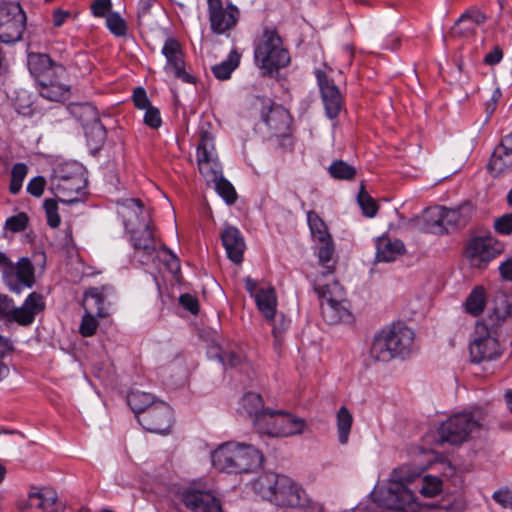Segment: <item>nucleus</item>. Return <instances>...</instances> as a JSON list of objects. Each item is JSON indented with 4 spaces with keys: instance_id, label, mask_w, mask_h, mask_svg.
I'll return each instance as SVG.
<instances>
[{
    "instance_id": "37998d69",
    "label": "nucleus",
    "mask_w": 512,
    "mask_h": 512,
    "mask_svg": "<svg viewBox=\"0 0 512 512\" xmlns=\"http://www.w3.org/2000/svg\"><path fill=\"white\" fill-rule=\"evenodd\" d=\"M28 168L23 163H17L13 166L11 171V181H10V192L12 194H17L21 187L24 178L27 175Z\"/></svg>"
},
{
    "instance_id": "a19ab883",
    "label": "nucleus",
    "mask_w": 512,
    "mask_h": 512,
    "mask_svg": "<svg viewBox=\"0 0 512 512\" xmlns=\"http://www.w3.org/2000/svg\"><path fill=\"white\" fill-rule=\"evenodd\" d=\"M309 504L310 499L303 487L297 483L290 482V508L303 509L308 507Z\"/></svg>"
},
{
    "instance_id": "f8f14e48",
    "label": "nucleus",
    "mask_w": 512,
    "mask_h": 512,
    "mask_svg": "<svg viewBox=\"0 0 512 512\" xmlns=\"http://www.w3.org/2000/svg\"><path fill=\"white\" fill-rule=\"evenodd\" d=\"M503 249V244L492 237L476 236L467 242L464 254L471 267L484 269Z\"/></svg>"
},
{
    "instance_id": "9d476101",
    "label": "nucleus",
    "mask_w": 512,
    "mask_h": 512,
    "mask_svg": "<svg viewBox=\"0 0 512 512\" xmlns=\"http://www.w3.org/2000/svg\"><path fill=\"white\" fill-rule=\"evenodd\" d=\"M495 327H488L484 322L476 324L474 339L469 345L470 358L473 363L494 361L501 357L503 348L498 338L493 335Z\"/></svg>"
},
{
    "instance_id": "052dcab7",
    "label": "nucleus",
    "mask_w": 512,
    "mask_h": 512,
    "mask_svg": "<svg viewBox=\"0 0 512 512\" xmlns=\"http://www.w3.org/2000/svg\"><path fill=\"white\" fill-rule=\"evenodd\" d=\"M133 101L137 108L147 109L150 107V102L147 98L146 91L143 88H137L133 93Z\"/></svg>"
},
{
    "instance_id": "09e8293b",
    "label": "nucleus",
    "mask_w": 512,
    "mask_h": 512,
    "mask_svg": "<svg viewBox=\"0 0 512 512\" xmlns=\"http://www.w3.org/2000/svg\"><path fill=\"white\" fill-rule=\"evenodd\" d=\"M12 351L10 341L0 336V381L5 379L9 374V367L4 363L3 359Z\"/></svg>"
},
{
    "instance_id": "6ab92c4d",
    "label": "nucleus",
    "mask_w": 512,
    "mask_h": 512,
    "mask_svg": "<svg viewBox=\"0 0 512 512\" xmlns=\"http://www.w3.org/2000/svg\"><path fill=\"white\" fill-rule=\"evenodd\" d=\"M245 288L254 298L256 305L267 321L272 322L276 312V295L273 287H259L257 282L250 277L244 279Z\"/></svg>"
},
{
    "instance_id": "69168bd1",
    "label": "nucleus",
    "mask_w": 512,
    "mask_h": 512,
    "mask_svg": "<svg viewBox=\"0 0 512 512\" xmlns=\"http://www.w3.org/2000/svg\"><path fill=\"white\" fill-rule=\"evenodd\" d=\"M155 0H139L138 3V18L139 20H145L150 14L151 8L153 7Z\"/></svg>"
},
{
    "instance_id": "c85d7f7f",
    "label": "nucleus",
    "mask_w": 512,
    "mask_h": 512,
    "mask_svg": "<svg viewBox=\"0 0 512 512\" xmlns=\"http://www.w3.org/2000/svg\"><path fill=\"white\" fill-rule=\"evenodd\" d=\"M487 20L486 14L476 7L465 10L454 25L456 33L463 36L474 35L477 27L484 24Z\"/></svg>"
},
{
    "instance_id": "c756f323",
    "label": "nucleus",
    "mask_w": 512,
    "mask_h": 512,
    "mask_svg": "<svg viewBox=\"0 0 512 512\" xmlns=\"http://www.w3.org/2000/svg\"><path fill=\"white\" fill-rule=\"evenodd\" d=\"M405 252V245L399 239L392 240L387 235L376 239V256L378 262H391Z\"/></svg>"
},
{
    "instance_id": "bf43d9fd",
    "label": "nucleus",
    "mask_w": 512,
    "mask_h": 512,
    "mask_svg": "<svg viewBox=\"0 0 512 512\" xmlns=\"http://www.w3.org/2000/svg\"><path fill=\"white\" fill-rule=\"evenodd\" d=\"M14 303L7 295L0 294V317L10 320Z\"/></svg>"
},
{
    "instance_id": "bb28decb",
    "label": "nucleus",
    "mask_w": 512,
    "mask_h": 512,
    "mask_svg": "<svg viewBox=\"0 0 512 512\" xmlns=\"http://www.w3.org/2000/svg\"><path fill=\"white\" fill-rule=\"evenodd\" d=\"M512 313V298L506 292L497 290L490 302L488 319L492 327H498Z\"/></svg>"
},
{
    "instance_id": "de8ad7c7",
    "label": "nucleus",
    "mask_w": 512,
    "mask_h": 512,
    "mask_svg": "<svg viewBox=\"0 0 512 512\" xmlns=\"http://www.w3.org/2000/svg\"><path fill=\"white\" fill-rule=\"evenodd\" d=\"M44 209L46 212L48 225L51 228H57L61 223V218L58 213L57 201L54 199H46L44 202Z\"/></svg>"
},
{
    "instance_id": "49530a36",
    "label": "nucleus",
    "mask_w": 512,
    "mask_h": 512,
    "mask_svg": "<svg viewBox=\"0 0 512 512\" xmlns=\"http://www.w3.org/2000/svg\"><path fill=\"white\" fill-rule=\"evenodd\" d=\"M96 318V315L85 312L79 327V333L83 337H90L96 333L99 326Z\"/></svg>"
},
{
    "instance_id": "a211bd4d",
    "label": "nucleus",
    "mask_w": 512,
    "mask_h": 512,
    "mask_svg": "<svg viewBox=\"0 0 512 512\" xmlns=\"http://www.w3.org/2000/svg\"><path fill=\"white\" fill-rule=\"evenodd\" d=\"M34 265L30 259L23 257L17 263H13L9 259L5 282L10 290L19 293L21 285L32 287L35 282Z\"/></svg>"
},
{
    "instance_id": "e433bc0d",
    "label": "nucleus",
    "mask_w": 512,
    "mask_h": 512,
    "mask_svg": "<svg viewBox=\"0 0 512 512\" xmlns=\"http://www.w3.org/2000/svg\"><path fill=\"white\" fill-rule=\"evenodd\" d=\"M127 402L137 417L141 415L143 411H146L148 407L156 403L153 401L151 394L141 391L130 392L127 396Z\"/></svg>"
},
{
    "instance_id": "79ce46f5",
    "label": "nucleus",
    "mask_w": 512,
    "mask_h": 512,
    "mask_svg": "<svg viewBox=\"0 0 512 512\" xmlns=\"http://www.w3.org/2000/svg\"><path fill=\"white\" fill-rule=\"evenodd\" d=\"M442 480L438 477L426 475L422 480V486L419 489L421 495L427 498H433L442 491Z\"/></svg>"
},
{
    "instance_id": "ddd939ff",
    "label": "nucleus",
    "mask_w": 512,
    "mask_h": 512,
    "mask_svg": "<svg viewBox=\"0 0 512 512\" xmlns=\"http://www.w3.org/2000/svg\"><path fill=\"white\" fill-rule=\"evenodd\" d=\"M19 512H32L37 509L41 512H58L62 508L56 490L51 487H31L26 497L16 502Z\"/></svg>"
},
{
    "instance_id": "39448f33",
    "label": "nucleus",
    "mask_w": 512,
    "mask_h": 512,
    "mask_svg": "<svg viewBox=\"0 0 512 512\" xmlns=\"http://www.w3.org/2000/svg\"><path fill=\"white\" fill-rule=\"evenodd\" d=\"M118 211L125 221L127 230L131 232V241L134 249L142 256L151 258L157 249L151 227L148 223L142 224V229H136V223L132 214L138 220L139 213L143 211V205L139 199H125L118 204Z\"/></svg>"
},
{
    "instance_id": "2eb2a0df",
    "label": "nucleus",
    "mask_w": 512,
    "mask_h": 512,
    "mask_svg": "<svg viewBox=\"0 0 512 512\" xmlns=\"http://www.w3.org/2000/svg\"><path fill=\"white\" fill-rule=\"evenodd\" d=\"M197 154L199 171L207 182H215L222 177L221 165L214 149V139L208 132L201 134Z\"/></svg>"
},
{
    "instance_id": "5fc2aeb1",
    "label": "nucleus",
    "mask_w": 512,
    "mask_h": 512,
    "mask_svg": "<svg viewBox=\"0 0 512 512\" xmlns=\"http://www.w3.org/2000/svg\"><path fill=\"white\" fill-rule=\"evenodd\" d=\"M493 500L501 505L503 508L512 509V490L509 488H502L496 490L492 495Z\"/></svg>"
},
{
    "instance_id": "338daca9",
    "label": "nucleus",
    "mask_w": 512,
    "mask_h": 512,
    "mask_svg": "<svg viewBox=\"0 0 512 512\" xmlns=\"http://www.w3.org/2000/svg\"><path fill=\"white\" fill-rule=\"evenodd\" d=\"M91 133L97 137V142H102L105 138V129L99 122L96 113H94L93 123L90 127Z\"/></svg>"
},
{
    "instance_id": "4c0bfd02",
    "label": "nucleus",
    "mask_w": 512,
    "mask_h": 512,
    "mask_svg": "<svg viewBox=\"0 0 512 512\" xmlns=\"http://www.w3.org/2000/svg\"><path fill=\"white\" fill-rule=\"evenodd\" d=\"M357 203L360 206L362 213L365 217L373 218L377 215L379 205L366 191L364 182H361L359 192L357 195Z\"/></svg>"
},
{
    "instance_id": "f704fd0d",
    "label": "nucleus",
    "mask_w": 512,
    "mask_h": 512,
    "mask_svg": "<svg viewBox=\"0 0 512 512\" xmlns=\"http://www.w3.org/2000/svg\"><path fill=\"white\" fill-rule=\"evenodd\" d=\"M327 170L333 179L342 181L353 180L357 174V170L353 165L341 159L332 161Z\"/></svg>"
},
{
    "instance_id": "9b49d317",
    "label": "nucleus",
    "mask_w": 512,
    "mask_h": 512,
    "mask_svg": "<svg viewBox=\"0 0 512 512\" xmlns=\"http://www.w3.org/2000/svg\"><path fill=\"white\" fill-rule=\"evenodd\" d=\"M26 28V14L18 2L0 3V41L15 43L22 39Z\"/></svg>"
},
{
    "instance_id": "f3484780",
    "label": "nucleus",
    "mask_w": 512,
    "mask_h": 512,
    "mask_svg": "<svg viewBox=\"0 0 512 512\" xmlns=\"http://www.w3.org/2000/svg\"><path fill=\"white\" fill-rule=\"evenodd\" d=\"M138 422L148 431L167 433L172 425V410L166 403L158 401L138 416Z\"/></svg>"
},
{
    "instance_id": "0e129e2a",
    "label": "nucleus",
    "mask_w": 512,
    "mask_h": 512,
    "mask_svg": "<svg viewBox=\"0 0 512 512\" xmlns=\"http://www.w3.org/2000/svg\"><path fill=\"white\" fill-rule=\"evenodd\" d=\"M305 428L306 422L303 419L290 414V436L302 434Z\"/></svg>"
},
{
    "instance_id": "0eeeda50",
    "label": "nucleus",
    "mask_w": 512,
    "mask_h": 512,
    "mask_svg": "<svg viewBox=\"0 0 512 512\" xmlns=\"http://www.w3.org/2000/svg\"><path fill=\"white\" fill-rule=\"evenodd\" d=\"M373 501L382 508L403 512H417L420 504L415 495L400 481H390L376 487L371 493Z\"/></svg>"
},
{
    "instance_id": "2f4dec72",
    "label": "nucleus",
    "mask_w": 512,
    "mask_h": 512,
    "mask_svg": "<svg viewBox=\"0 0 512 512\" xmlns=\"http://www.w3.org/2000/svg\"><path fill=\"white\" fill-rule=\"evenodd\" d=\"M278 478L273 473H266L259 476L253 483V489L256 493H258L261 497L268 499L269 501L275 502L277 505H282V502L279 501V496L283 495L284 492H279L277 490Z\"/></svg>"
},
{
    "instance_id": "c03bdc74",
    "label": "nucleus",
    "mask_w": 512,
    "mask_h": 512,
    "mask_svg": "<svg viewBox=\"0 0 512 512\" xmlns=\"http://www.w3.org/2000/svg\"><path fill=\"white\" fill-rule=\"evenodd\" d=\"M215 188L218 194L228 203L233 204L237 199V193L232 184L225 178L220 177L215 182Z\"/></svg>"
},
{
    "instance_id": "c9c22d12",
    "label": "nucleus",
    "mask_w": 512,
    "mask_h": 512,
    "mask_svg": "<svg viewBox=\"0 0 512 512\" xmlns=\"http://www.w3.org/2000/svg\"><path fill=\"white\" fill-rule=\"evenodd\" d=\"M239 63L240 54L236 50H232L227 60L213 66V74L217 79L226 80L230 78L231 73L239 66Z\"/></svg>"
},
{
    "instance_id": "4d7b16f0",
    "label": "nucleus",
    "mask_w": 512,
    "mask_h": 512,
    "mask_svg": "<svg viewBox=\"0 0 512 512\" xmlns=\"http://www.w3.org/2000/svg\"><path fill=\"white\" fill-rule=\"evenodd\" d=\"M144 122L151 128H158L161 125V117L158 109L148 107L144 116Z\"/></svg>"
},
{
    "instance_id": "864d4df0",
    "label": "nucleus",
    "mask_w": 512,
    "mask_h": 512,
    "mask_svg": "<svg viewBox=\"0 0 512 512\" xmlns=\"http://www.w3.org/2000/svg\"><path fill=\"white\" fill-rule=\"evenodd\" d=\"M286 334V322L281 320L279 324L274 325L272 329V335L274 337V347L282 353V348L285 342Z\"/></svg>"
},
{
    "instance_id": "72a5a7b5",
    "label": "nucleus",
    "mask_w": 512,
    "mask_h": 512,
    "mask_svg": "<svg viewBox=\"0 0 512 512\" xmlns=\"http://www.w3.org/2000/svg\"><path fill=\"white\" fill-rule=\"evenodd\" d=\"M337 434L340 444L345 445L348 443L352 424L353 416L346 406H341L336 414Z\"/></svg>"
},
{
    "instance_id": "f03ea898",
    "label": "nucleus",
    "mask_w": 512,
    "mask_h": 512,
    "mask_svg": "<svg viewBox=\"0 0 512 512\" xmlns=\"http://www.w3.org/2000/svg\"><path fill=\"white\" fill-rule=\"evenodd\" d=\"M27 65L39 86V93L50 101H65L70 97L66 69L47 55L29 53Z\"/></svg>"
},
{
    "instance_id": "58836bf2",
    "label": "nucleus",
    "mask_w": 512,
    "mask_h": 512,
    "mask_svg": "<svg viewBox=\"0 0 512 512\" xmlns=\"http://www.w3.org/2000/svg\"><path fill=\"white\" fill-rule=\"evenodd\" d=\"M288 112L280 106H273L267 117L266 123L275 130H285L287 127Z\"/></svg>"
},
{
    "instance_id": "b1692460",
    "label": "nucleus",
    "mask_w": 512,
    "mask_h": 512,
    "mask_svg": "<svg viewBox=\"0 0 512 512\" xmlns=\"http://www.w3.org/2000/svg\"><path fill=\"white\" fill-rule=\"evenodd\" d=\"M45 309V301L41 294L32 292L25 299L20 307H13L9 321H14L22 326H28L33 323L36 315Z\"/></svg>"
},
{
    "instance_id": "4be33fe9",
    "label": "nucleus",
    "mask_w": 512,
    "mask_h": 512,
    "mask_svg": "<svg viewBox=\"0 0 512 512\" xmlns=\"http://www.w3.org/2000/svg\"><path fill=\"white\" fill-rule=\"evenodd\" d=\"M488 169L494 177L512 170V132L504 136L494 148Z\"/></svg>"
},
{
    "instance_id": "412c9836",
    "label": "nucleus",
    "mask_w": 512,
    "mask_h": 512,
    "mask_svg": "<svg viewBox=\"0 0 512 512\" xmlns=\"http://www.w3.org/2000/svg\"><path fill=\"white\" fill-rule=\"evenodd\" d=\"M162 53L166 57L167 63L165 71L173 74L176 78L187 83H193L194 78L185 70L183 54L179 43L174 39H168L163 48Z\"/></svg>"
},
{
    "instance_id": "680f3d73",
    "label": "nucleus",
    "mask_w": 512,
    "mask_h": 512,
    "mask_svg": "<svg viewBox=\"0 0 512 512\" xmlns=\"http://www.w3.org/2000/svg\"><path fill=\"white\" fill-rule=\"evenodd\" d=\"M111 0H96L92 4V12L96 17H104L111 9Z\"/></svg>"
},
{
    "instance_id": "dca6fc26",
    "label": "nucleus",
    "mask_w": 512,
    "mask_h": 512,
    "mask_svg": "<svg viewBox=\"0 0 512 512\" xmlns=\"http://www.w3.org/2000/svg\"><path fill=\"white\" fill-rule=\"evenodd\" d=\"M211 30L216 34H223L236 25L239 10L233 4L223 6L222 0H207Z\"/></svg>"
},
{
    "instance_id": "8fccbe9b",
    "label": "nucleus",
    "mask_w": 512,
    "mask_h": 512,
    "mask_svg": "<svg viewBox=\"0 0 512 512\" xmlns=\"http://www.w3.org/2000/svg\"><path fill=\"white\" fill-rule=\"evenodd\" d=\"M28 216L26 213L21 212L15 216L9 217L6 220L5 227L11 232H21L24 231L28 224Z\"/></svg>"
},
{
    "instance_id": "603ef678",
    "label": "nucleus",
    "mask_w": 512,
    "mask_h": 512,
    "mask_svg": "<svg viewBox=\"0 0 512 512\" xmlns=\"http://www.w3.org/2000/svg\"><path fill=\"white\" fill-rule=\"evenodd\" d=\"M494 229L501 235H510L512 233V213L498 217L494 222Z\"/></svg>"
},
{
    "instance_id": "20e7f679",
    "label": "nucleus",
    "mask_w": 512,
    "mask_h": 512,
    "mask_svg": "<svg viewBox=\"0 0 512 512\" xmlns=\"http://www.w3.org/2000/svg\"><path fill=\"white\" fill-rule=\"evenodd\" d=\"M213 466L226 473H250L259 469L263 462L262 453L252 445L227 442L211 454Z\"/></svg>"
},
{
    "instance_id": "774afa93",
    "label": "nucleus",
    "mask_w": 512,
    "mask_h": 512,
    "mask_svg": "<svg viewBox=\"0 0 512 512\" xmlns=\"http://www.w3.org/2000/svg\"><path fill=\"white\" fill-rule=\"evenodd\" d=\"M499 272L504 280L512 281V256L499 265Z\"/></svg>"
},
{
    "instance_id": "6e6d98bb",
    "label": "nucleus",
    "mask_w": 512,
    "mask_h": 512,
    "mask_svg": "<svg viewBox=\"0 0 512 512\" xmlns=\"http://www.w3.org/2000/svg\"><path fill=\"white\" fill-rule=\"evenodd\" d=\"M45 185V178L42 176H37L30 180L27 185V191L35 197H40L44 192Z\"/></svg>"
},
{
    "instance_id": "e2e57ef3",
    "label": "nucleus",
    "mask_w": 512,
    "mask_h": 512,
    "mask_svg": "<svg viewBox=\"0 0 512 512\" xmlns=\"http://www.w3.org/2000/svg\"><path fill=\"white\" fill-rule=\"evenodd\" d=\"M503 59V51L499 46H495L492 51L484 56L483 62L486 65L494 66L501 62Z\"/></svg>"
},
{
    "instance_id": "423d86ee",
    "label": "nucleus",
    "mask_w": 512,
    "mask_h": 512,
    "mask_svg": "<svg viewBox=\"0 0 512 512\" xmlns=\"http://www.w3.org/2000/svg\"><path fill=\"white\" fill-rule=\"evenodd\" d=\"M86 180L82 168L75 163L59 165L51 177V190L63 203H75L84 194Z\"/></svg>"
},
{
    "instance_id": "ea45409f",
    "label": "nucleus",
    "mask_w": 512,
    "mask_h": 512,
    "mask_svg": "<svg viewBox=\"0 0 512 512\" xmlns=\"http://www.w3.org/2000/svg\"><path fill=\"white\" fill-rule=\"evenodd\" d=\"M242 406L248 415L254 419L265 410L263 409L262 397L254 392H249L242 399Z\"/></svg>"
},
{
    "instance_id": "5701e85b",
    "label": "nucleus",
    "mask_w": 512,
    "mask_h": 512,
    "mask_svg": "<svg viewBox=\"0 0 512 512\" xmlns=\"http://www.w3.org/2000/svg\"><path fill=\"white\" fill-rule=\"evenodd\" d=\"M182 501L193 512H222L220 503L208 491L188 488L182 493Z\"/></svg>"
},
{
    "instance_id": "f257e3e1",
    "label": "nucleus",
    "mask_w": 512,
    "mask_h": 512,
    "mask_svg": "<svg viewBox=\"0 0 512 512\" xmlns=\"http://www.w3.org/2000/svg\"><path fill=\"white\" fill-rule=\"evenodd\" d=\"M313 240L318 244V259L323 271L314 281V291L320 300L321 314L329 325L350 322L353 315L343 286L334 278L335 243L327 224L315 212L307 213Z\"/></svg>"
},
{
    "instance_id": "7ed1b4c3",
    "label": "nucleus",
    "mask_w": 512,
    "mask_h": 512,
    "mask_svg": "<svg viewBox=\"0 0 512 512\" xmlns=\"http://www.w3.org/2000/svg\"><path fill=\"white\" fill-rule=\"evenodd\" d=\"M414 337V331L404 323H393L374 335L369 355L373 360L384 363L394 358L404 359L412 351Z\"/></svg>"
},
{
    "instance_id": "13d9d810",
    "label": "nucleus",
    "mask_w": 512,
    "mask_h": 512,
    "mask_svg": "<svg viewBox=\"0 0 512 512\" xmlns=\"http://www.w3.org/2000/svg\"><path fill=\"white\" fill-rule=\"evenodd\" d=\"M179 302L185 309H187L193 314H196L199 311L198 299L191 294L186 293L181 295L179 298Z\"/></svg>"
},
{
    "instance_id": "473e14b6",
    "label": "nucleus",
    "mask_w": 512,
    "mask_h": 512,
    "mask_svg": "<svg viewBox=\"0 0 512 512\" xmlns=\"http://www.w3.org/2000/svg\"><path fill=\"white\" fill-rule=\"evenodd\" d=\"M487 304V293L483 286L474 287L467 296L463 306L466 313L473 317L479 316Z\"/></svg>"
},
{
    "instance_id": "a18cd8bd",
    "label": "nucleus",
    "mask_w": 512,
    "mask_h": 512,
    "mask_svg": "<svg viewBox=\"0 0 512 512\" xmlns=\"http://www.w3.org/2000/svg\"><path fill=\"white\" fill-rule=\"evenodd\" d=\"M106 24L109 30L116 36H124L127 32L125 20L118 13H110L107 16Z\"/></svg>"
},
{
    "instance_id": "7c9ffc66",
    "label": "nucleus",
    "mask_w": 512,
    "mask_h": 512,
    "mask_svg": "<svg viewBox=\"0 0 512 512\" xmlns=\"http://www.w3.org/2000/svg\"><path fill=\"white\" fill-rule=\"evenodd\" d=\"M445 206H432L422 212V230L426 233L443 235L447 233L444 222Z\"/></svg>"
},
{
    "instance_id": "a878e982",
    "label": "nucleus",
    "mask_w": 512,
    "mask_h": 512,
    "mask_svg": "<svg viewBox=\"0 0 512 512\" xmlns=\"http://www.w3.org/2000/svg\"><path fill=\"white\" fill-rule=\"evenodd\" d=\"M476 213L475 206L465 201L455 208L445 207L444 222L446 223L447 233L450 230L464 228Z\"/></svg>"
},
{
    "instance_id": "3c124183",
    "label": "nucleus",
    "mask_w": 512,
    "mask_h": 512,
    "mask_svg": "<svg viewBox=\"0 0 512 512\" xmlns=\"http://www.w3.org/2000/svg\"><path fill=\"white\" fill-rule=\"evenodd\" d=\"M217 357L225 366L231 368L238 367L244 362L243 356L235 351H220Z\"/></svg>"
},
{
    "instance_id": "1a4fd4ad",
    "label": "nucleus",
    "mask_w": 512,
    "mask_h": 512,
    "mask_svg": "<svg viewBox=\"0 0 512 512\" xmlns=\"http://www.w3.org/2000/svg\"><path fill=\"white\" fill-rule=\"evenodd\" d=\"M481 428L482 424L473 413L462 412L443 421L437 432L441 443L460 445L468 441L470 436Z\"/></svg>"
},
{
    "instance_id": "393cba45",
    "label": "nucleus",
    "mask_w": 512,
    "mask_h": 512,
    "mask_svg": "<svg viewBox=\"0 0 512 512\" xmlns=\"http://www.w3.org/2000/svg\"><path fill=\"white\" fill-rule=\"evenodd\" d=\"M110 288L103 286L101 288H90L85 291L82 306L85 312L94 314L98 318H105L109 313L106 307V300Z\"/></svg>"
},
{
    "instance_id": "cd10ccee",
    "label": "nucleus",
    "mask_w": 512,
    "mask_h": 512,
    "mask_svg": "<svg viewBox=\"0 0 512 512\" xmlns=\"http://www.w3.org/2000/svg\"><path fill=\"white\" fill-rule=\"evenodd\" d=\"M221 240L228 258L236 264L241 263L246 245L240 231L228 226L222 231Z\"/></svg>"
},
{
    "instance_id": "4468645a",
    "label": "nucleus",
    "mask_w": 512,
    "mask_h": 512,
    "mask_svg": "<svg viewBox=\"0 0 512 512\" xmlns=\"http://www.w3.org/2000/svg\"><path fill=\"white\" fill-rule=\"evenodd\" d=\"M314 75L319 87L325 114L329 119L334 120L339 116L344 107L341 91L334 80L327 76L325 71L315 69Z\"/></svg>"
},
{
    "instance_id": "6e6552de",
    "label": "nucleus",
    "mask_w": 512,
    "mask_h": 512,
    "mask_svg": "<svg viewBox=\"0 0 512 512\" xmlns=\"http://www.w3.org/2000/svg\"><path fill=\"white\" fill-rule=\"evenodd\" d=\"M255 59L270 74L288 64V54L275 30L265 29L255 49Z\"/></svg>"
},
{
    "instance_id": "aec40b11",
    "label": "nucleus",
    "mask_w": 512,
    "mask_h": 512,
    "mask_svg": "<svg viewBox=\"0 0 512 512\" xmlns=\"http://www.w3.org/2000/svg\"><path fill=\"white\" fill-rule=\"evenodd\" d=\"M253 423L258 432L280 437L285 435L288 417L283 410L266 409L253 420Z\"/></svg>"
}]
</instances>
